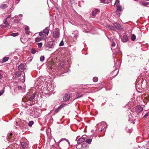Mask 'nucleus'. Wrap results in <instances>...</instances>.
<instances>
[{"label": "nucleus", "instance_id": "nucleus-1", "mask_svg": "<svg viewBox=\"0 0 149 149\" xmlns=\"http://www.w3.org/2000/svg\"><path fill=\"white\" fill-rule=\"evenodd\" d=\"M107 127V125L106 123L104 122H102L100 124H97L95 126V127L97 129L96 130H99V129H100V132H102L104 130L105 131Z\"/></svg>", "mask_w": 149, "mask_h": 149}, {"label": "nucleus", "instance_id": "nucleus-2", "mask_svg": "<svg viewBox=\"0 0 149 149\" xmlns=\"http://www.w3.org/2000/svg\"><path fill=\"white\" fill-rule=\"evenodd\" d=\"M60 36V32L59 29L58 28H56L53 32L52 36L55 39H57L59 38Z\"/></svg>", "mask_w": 149, "mask_h": 149}, {"label": "nucleus", "instance_id": "nucleus-3", "mask_svg": "<svg viewBox=\"0 0 149 149\" xmlns=\"http://www.w3.org/2000/svg\"><path fill=\"white\" fill-rule=\"evenodd\" d=\"M65 66H63V63H61L60 64H59V65L58 66V69L59 70H61V69L62 71L64 70L63 71L64 73L67 72L69 71V70L67 69L66 68V69L65 70Z\"/></svg>", "mask_w": 149, "mask_h": 149}, {"label": "nucleus", "instance_id": "nucleus-4", "mask_svg": "<svg viewBox=\"0 0 149 149\" xmlns=\"http://www.w3.org/2000/svg\"><path fill=\"white\" fill-rule=\"evenodd\" d=\"M72 97L71 94L70 93H67L65 94L63 97V99L65 102L68 101L70 98Z\"/></svg>", "mask_w": 149, "mask_h": 149}, {"label": "nucleus", "instance_id": "nucleus-5", "mask_svg": "<svg viewBox=\"0 0 149 149\" xmlns=\"http://www.w3.org/2000/svg\"><path fill=\"white\" fill-rule=\"evenodd\" d=\"M137 81L138 80L136 81V88H138L139 89H141L142 87V83L143 82V80L142 79H141L139 80L138 82H137Z\"/></svg>", "mask_w": 149, "mask_h": 149}, {"label": "nucleus", "instance_id": "nucleus-6", "mask_svg": "<svg viewBox=\"0 0 149 149\" xmlns=\"http://www.w3.org/2000/svg\"><path fill=\"white\" fill-rule=\"evenodd\" d=\"M55 45V42H48L46 45V46L49 49L53 48Z\"/></svg>", "mask_w": 149, "mask_h": 149}, {"label": "nucleus", "instance_id": "nucleus-7", "mask_svg": "<svg viewBox=\"0 0 149 149\" xmlns=\"http://www.w3.org/2000/svg\"><path fill=\"white\" fill-rule=\"evenodd\" d=\"M55 87V85L53 84H52L51 85H49L47 88H45V89L47 90L46 91H48L50 93L52 91H53L54 89V87Z\"/></svg>", "mask_w": 149, "mask_h": 149}, {"label": "nucleus", "instance_id": "nucleus-8", "mask_svg": "<svg viewBox=\"0 0 149 149\" xmlns=\"http://www.w3.org/2000/svg\"><path fill=\"white\" fill-rule=\"evenodd\" d=\"M143 109L141 106L138 105L136 107L135 111L137 113H139L142 111Z\"/></svg>", "mask_w": 149, "mask_h": 149}, {"label": "nucleus", "instance_id": "nucleus-9", "mask_svg": "<svg viewBox=\"0 0 149 149\" xmlns=\"http://www.w3.org/2000/svg\"><path fill=\"white\" fill-rule=\"evenodd\" d=\"M66 105L65 104H61L60 106H59L54 111L56 113L58 112L59 111L63 108L65 105Z\"/></svg>", "mask_w": 149, "mask_h": 149}, {"label": "nucleus", "instance_id": "nucleus-10", "mask_svg": "<svg viewBox=\"0 0 149 149\" xmlns=\"http://www.w3.org/2000/svg\"><path fill=\"white\" fill-rule=\"evenodd\" d=\"M84 136H86L85 135H84L83 136V137H81L79 138L78 139L77 141V144H80L82 142H84L85 140V137H84Z\"/></svg>", "mask_w": 149, "mask_h": 149}, {"label": "nucleus", "instance_id": "nucleus-11", "mask_svg": "<svg viewBox=\"0 0 149 149\" xmlns=\"http://www.w3.org/2000/svg\"><path fill=\"white\" fill-rule=\"evenodd\" d=\"M45 88H43V91H42V93L43 95H46L47 96H49L50 94V92L49 91H46L47 90H46L45 89Z\"/></svg>", "mask_w": 149, "mask_h": 149}, {"label": "nucleus", "instance_id": "nucleus-12", "mask_svg": "<svg viewBox=\"0 0 149 149\" xmlns=\"http://www.w3.org/2000/svg\"><path fill=\"white\" fill-rule=\"evenodd\" d=\"M25 65L24 64H21L18 67L19 70L20 71H22L24 69Z\"/></svg>", "mask_w": 149, "mask_h": 149}, {"label": "nucleus", "instance_id": "nucleus-13", "mask_svg": "<svg viewBox=\"0 0 149 149\" xmlns=\"http://www.w3.org/2000/svg\"><path fill=\"white\" fill-rule=\"evenodd\" d=\"M131 113L129 112L130 114H129L128 118H129V121H132L133 117L134 116V115L133 114V112H132L131 110L130 111Z\"/></svg>", "mask_w": 149, "mask_h": 149}, {"label": "nucleus", "instance_id": "nucleus-14", "mask_svg": "<svg viewBox=\"0 0 149 149\" xmlns=\"http://www.w3.org/2000/svg\"><path fill=\"white\" fill-rule=\"evenodd\" d=\"M121 40L124 42H127L128 40V36L127 35H124L121 38Z\"/></svg>", "mask_w": 149, "mask_h": 149}, {"label": "nucleus", "instance_id": "nucleus-15", "mask_svg": "<svg viewBox=\"0 0 149 149\" xmlns=\"http://www.w3.org/2000/svg\"><path fill=\"white\" fill-rule=\"evenodd\" d=\"M40 116L39 113L38 112L37 110H35L33 112V116L35 118H38Z\"/></svg>", "mask_w": 149, "mask_h": 149}, {"label": "nucleus", "instance_id": "nucleus-16", "mask_svg": "<svg viewBox=\"0 0 149 149\" xmlns=\"http://www.w3.org/2000/svg\"><path fill=\"white\" fill-rule=\"evenodd\" d=\"M9 59V57H3L2 60H0V63H3L7 61Z\"/></svg>", "mask_w": 149, "mask_h": 149}, {"label": "nucleus", "instance_id": "nucleus-17", "mask_svg": "<svg viewBox=\"0 0 149 149\" xmlns=\"http://www.w3.org/2000/svg\"><path fill=\"white\" fill-rule=\"evenodd\" d=\"M43 32V33H45L46 35H48L49 33V28L48 27H47L44 29Z\"/></svg>", "mask_w": 149, "mask_h": 149}, {"label": "nucleus", "instance_id": "nucleus-18", "mask_svg": "<svg viewBox=\"0 0 149 149\" xmlns=\"http://www.w3.org/2000/svg\"><path fill=\"white\" fill-rule=\"evenodd\" d=\"M5 74L2 70H0V80H1L3 78Z\"/></svg>", "mask_w": 149, "mask_h": 149}, {"label": "nucleus", "instance_id": "nucleus-19", "mask_svg": "<svg viewBox=\"0 0 149 149\" xmlns=\"http://www.w3.org/2000/svg\"><path fill=\"white\" fill-rule=\"evenodd\" d=\"M15 146V144L10 145L5 149H16L17 147Z\"/></svg>", "mask_w": 149, "mask_h": 149}, {"label": "nucleus", "instance_id": "nucleus-20", "mask_svg": "<svg viewBox=\"0 0 149 149\" xmlns=\"http://www.w3.org/2000/svg\"><path fill=\"white\" fill-rule=\"evenodd\" d=\"M72 34L76 38H77L79 37V32L78 31H74Z\"/></svg>", "mask_w": 149, "mask_h": 149}, {"label": "nucleus", "instance_id": "nucleus-21", "mask_svg": "<svg viewBox=\"0 0 149 149\" xmlns=\"http://www.w3.org/2000/svg\"><path fill=\"white\" fill-rule=\"evenodd\" d=\"M51 70L53 72H55L56 70L57 67L55 65L52 66L50 67Z\"/></svg>", "mask_w": 149, "mask_h": 149}, {"label": "nucleus", "instance_id": "nucleus-22", "mask_svg": "<svg viewBox=\"0 0 149 149\" xmlns=\"http://www.w3.org/2000/svg\"><path fill=\"white\" fill-rule=\"evenodd\" d=\"M114 27H115V28L117 29H120L121 28V26L119 23H114L113 24Z\"/></svg>", "mask_w": 149, "mask_h": 149}, {"label": "nucleus", "instance_id": "nucleus-23", "mask_svg": "<svg viewBox=\"0 0 149 149\" xmlns=\"http://www.w3.org/2000/svg\"><path fill=\"white\" fill-rule=\"evenodd\" d=\"M35 97V95L34 94H32L29 97V101H32L34 99Z\"/></svg>", "mask_w": 149, "mask_h": 149}, {"label": "nucleus", "instance_id": "nucleus-24", "mask_svg": "<svg viewBox=\"0 0 149 149\" xmlns=\"http://www.w3.org/2000/svg\"><path fill=\"white\" fill-rule=\"evenodd\" d=\"M107 28L110 30H113V31H115L116 30L115 27H114V26H110V25H107Z\"/></svg>", "mask_w": 149, "mask_h": 149}, {"label": "nucleus", "instance_id": "nucleus-25", "mask_svg": "<svg viewBox=\"0 0 149 149\" xmlns=\"http://www.w3.org/2000/svg\"><path fill=\"white\" fill-rule=\"evenodd\" d=\"M102 3H109L111 2V0H100Z\"/></svg>", "mask_w": 149, "mask_h": 149}, {"label": "nucleus", "instance_id": "nucleus-26", "mask_svg": "<svg viewBox=\"0 0 149 149\" xmlns=\"http://www.w3.org/2000/svg\"><path fill=\"white\" fill-rule=\"evenodd\" d=\"M21 145L23 149H25L27 146V145L26 143L23 142L21 143Z\"/></svg>", "mask_w": 149, "mask_h": 149}, {"label": "nucleus", "instance_id": "nucleus-27", "mask_svg": "<svg viewBox=\"0 0 149 149\" xmlns=\"http://www.w3.org/2000/svg\"><path fill=\"white\" fill-rule=\"evenodd\" d=\"M8 6L7 4H3L0 6V8L1 9H5Z\"/></svg>", "mask_w": 149, "mask_h": 149}, {"label": "nucleus", "instance_id": "nucleus-28", "mask_svg": "<svg viewBox=\"0 0 149 149\" xmlns=\"http://www.w3.org/2000/svg\"><path fill=\"white\" fill-rule=\"evenodd\" d=\"M29 26H26L25 27V33L27 35H29Z\"/></svg>", "mask_w": 149, "mask_h": 149}, {"label": "nucleus", "instance_id": "nucleus-29", "mask_svg": "<svg viewBox=\"0 0 149 149\" xmlns=\"http://www.w3.org/2000/svg\"><path fill=\"white\" fill-rule=\"evenodd\" d=\"M117 10L116 11V12H119L121 11L122 9V7L120 5H118L117 7Z\"/></svg>", "mask_w": 149, "mask_h": 149}, {"label": "nucleus", "instance_id": "nucleus-30", "mask_svg": "<svg viewBox=\"0 0 149 149\" xmlns=\"http://www.w3.org/2000/svg\"><path fill=\"white\" fill-rule=\"evenodd\" d=\"M88 145L86 143H84L81 146L82 148H88Z\"/></svg>", "mask_w": 149, "mask_h": 149}, {"label": "nucleus", "instance_id": "nucleus-31", "mask_svg": "<svg viewBox=\"0 0 149 149\" xmlns=\"http://www.w3.org/2000/svg\"><path fill=\"white\" fill-rule=\"evenodd\" d=\"M64 140L68 142V144H70V142H69V141L68 139H65V138H62V139H61L58 142V143H59L61 141H63V140Z\"/></svg>", "mask_w": 149, "mask_h": 149}, {"label": "nucleus", "instance_id": "nucleus-32", "mask_svg": "<svg viewBox=\"0 0 149 149\" xmlns=\"http://www.w3.org/2000/svg\"><path fill=\"white\" fill-rule=\"evenodd\" d=\"M92 139H88L86 141V142L89 144H90L92 142Z\"/></svg>", "mask_w": 149, "mask_h": 149}, {"label": "nucleus", "instance_id": "nucleus-33", "mask_svg": "<svg viewBox=\"0 0 149 149\" xmlns=\"http://www.w3.org/2000/svg\"><path fill=\"white\" fill-rule=\"evenodd\" d=\"M34 124V122L33 121H29L28 123V126L29 127H31Z\"/></svg>", "mask_w": 149, "mask_h": 149}, {"label": "nucleus", "instance_id": "nucleus-34", "mask_svg": "<svg viewBox=\"0 0 149 149\" xmlns=\"http://www.w3.org/2000/svg\"><path fill=\"white\" fill-rule=\"evenodd\" d=\"M39 81L40 82V84H42V83H43L44 81L42 80V77H41L37 81V82Z\"/></svg>", "mask_w": 149, "mask_h": 149}, {"label": "nucleus", "instance_id": "nucleus-35", "mask_svg": "<svg viewBox=\"0 0 149 149\" xmlns=\"http://www.w3.org/2000/svg\"><path fill=\"white\" fill-rule=\"evenodd\" d=\"M15 75L18 77H19L21 75L20 72L18 71L16 72L15 73Z\"/></svg>", "mask_w": 149, "mask_h": 149}, {"label": "nucleus", "instance_id": "nucleus-36", "mask_svg": "<svg viewBox=\"0 0 149 149\" xmlns=\"http://www.w3.org/2000/svg\"><path fill=\"white\" fill-rule=\"evenodd\" d=\"M46 34H43L42 36H41L40 38H41L42 40H44L45 39L47 38Z\"/></svg>", "mask_w": 149, "mask_h": 149}, {"label": "nucleus", "instance_id": "nucleus-37", "mask_svg": "<svg viewBox=\"0 0 149 149\" xmlns=\"http://www.w3.org/2000/svg\"><path fill=\"white\" fill-rule=\"evenodd\" d=\"M18 16L20 17H21V18H20V19L21 20L22 19V17L23 16V15L22 14H20ZM18 17V16H15V17H14L13 18H12V19H14L15 18L16 19L17 17Z\"/></svg>", "mask_w": 149, "mask_h": 149}, {"label": "nucleus", "instance_id": "nucleus-38", "mask_svg": "<svg viewBox=\"0 0 149 149\" xmlns=\"http://www.w3.org/2000/svg\"><path fill=\"white\" fill-rule=\"evenodd\" d=\"M136 36L134 34H133L132 35L131 37L132 40V41H134L136 39Z\"/></svg>", "mask_w": 149, "mask_h": 149}, {"label": "nucleus", "instance_id": "nucleus-39", "mask_svg": "<svg viewBox=\"0 0 149 149\" xmlns=\"http://www.w3.org/2000/svg\"><path fill=\"white\" fill-rule=\"evenodd\" d=\"M45 58V57L44 56H42L40 57V61L41 62H43L44 61Z\"/></svg>", "mask_w": 149, "mask_h": 149}, {"label": "nucleus", "instance_id": "nucleus-40", "mask_svg": "<svg viewBox=\"0 0 149 149\" xmlns=\"http://www.w3.org/2000/svg\"><path fill=\"white\" fill-rule=\"evenodd\" d=\"M149 4V2H144L143 3H141V5H142L143 6H148Z\"/></svg>", "mask_w": 149, "mask_h": 149}, {"label": "nucleus", "instance_id": "nucleus-41", "mask_svg": "<svg viewBox=\"0 0 149 149\" xmlns=\"http://www.w3.org/2000/svg\"><path fill=\"white\" fill-rule=\"evenodd\" d=\"M93 80L94 82H96L98 81V78L97 77H95L93 78Z\"/></svg>", "mask_w": 149, "mask_h": 149}, {"label": "nucleus", "instance_id": "nucleus-42", "mask_svg": "<svg viewBox=\"0 0 149 149\" xmlns=\"http://www.w3.org/2000/svg\"><path fill=\"white\" fill-rule=\"evenodd\" d=\"M35 40L36 42H38L42 40L40 37H37L35 38Z\"/></svg>", "mask_w": 149, "mask_h": 149}, {"label": "nucleus", "instance_id": "nucleus-43", "mask_svg": "<svg viewBox=\"0 0 149 149\" xmlns=\"http://www.w3.org/2000/svg\"><path fill=\"white\" fill-rule=\"evenodd\" d=\"M19 35V33H13L11 34V35L15 37Z\"/></svg>", "mask_w": 149, "mask_h": 149}, {"label": "nucleus", "instance_id": "nucleus-44", "mask_svg": "<svg viewBox=\"0 0 149 149\" xmlns=\"http://www.w3.org/2000/svg\"><path fill=\"white\" fill-rule=\"evenodd\" d=\"M4 92V88L3 90L0 91V96L2 95Z\"/></svg>", "mask_w": 149, "mask_h": 149}, {"label": "nucleus", "instance_id": "nucleus-45", "mask_svg": "<svg viewBox=\"0 0 149 149\" xmlns=\"http://www.w3.org/2000/svg\"><path fill=\"white\" fill-rule=\"evenodd\" d=\"M42 42H39L38 43V47L40 48L42 47Z\"/></svg>", "mask_w": 149, "mask_h": 149}, {"label": "nucleus", "instance_id": "nucleus-46", "mask_svg": "<svg viewBox=\"0 0 149 149\" xmlns=\"http://www.w3.org/2000/svg\"><path fill=\"white\" fill-rule=\"evenodd\" d=\"M145 146L147 149H149V141L146 144V146Z\"/></svg>", "mask_w": 149, "mask_h": 149}, {"label": "nucleus", "instance_id": "nucleus-47", "mask_svg": "<svg viewBox=\"0 0 149 149\" xmlns=\"http://www.w3.org/2000/svg\"><path fill=\"white\" fill-rule=\"evenodd\" d=\"M149 115V111L147 112L146 113L144 116L143 117L146 118Z\"/></svg>", "mask_w": 149, "mask_h": 149}, {"label": "nucleus", "instance_id": "nucleus-48", "mask_svg": "<svg viewBox=\"0 0 149 149\" xmlns=\"http://www.w3.org/2000/svg\"><path fill=\"white\" fill-rule=\"evenodd\" d=\"M64 45V43L63 42V40H62L61 42H60L59 44V46H63Z\"/></svg>", "mask_w": 149, "mask_h": 149}, {"label": "nucleus", "instance_id": "nucleus-49", "mask_svg": "<svg viewBox=\"0 0 149 149\" xmlns=\"http://www.w3.org/2000/svg\"><path fill=\"white\" fill-rule=\"evenodd\" d=\"M116 45V44L115 42H113L111 45V49H112V48L115 46Z\"/></svg>", "mask_w": 149, "mask_h": 149}, {"label": "nucleus", "instance_id": "nucleus-50", "mask_svg": "<svg viewBox=\"0 0 149 149\" xmlns=\"http://www.w3.org/2000/svg\"><path fill=\"white\" fill-rule=\"evenodd\" d=\"M119 3V1L118 0H116L115 2L114 3V5L117 6Z\"/></svg>", "mask_w": 149, "mask_h": 149}, {"label": "nucleus", "instance_id": "nucleus-51", "mask_svg": "<svg viewBox=\"0 0 149 149\" xmlns=\"http://www.w3.org/2000/svg\"><path fill=\"white\" fill-rule=\"evenodd\" d=\"M6 20H7V19H5V22H4V24L6 26H8V25H9V24H8V22H7V21Z\"/></svg>", "mask_w": 149, "mask_h": 149}, {"label": "nucleus", "instance_id": "nucleus-52", "mask_svg": "<svg viewBox=\"0 0 149 149\" xmlns=\"http://www.w3.org/2000/svg\"><path fill=\"white\" fill-rule=\"evenodd\" d=\"M92 14L93 16H95L96 15V13H95V11H93L92 13Z\"/></svg>", "mask_w": 149, "mask_h": 149}, {"label": "nucleus", "instance_id": "nucleus-53", "mask_svg": "<svg viewBox=\"0 0 149 149\" xmlns=\"http://www.w3.org/2000/svg\"><path fill=\"white\" fill-rule=\"evenodd\" d=\"M13 135V134L12 133H10L9 134V135L8 136V139H10V136H12Z\"/></svg>", "mask_w": 149, "mask_h": 149}, {"label": "nucleus", "instance_id": "nucleus-54", "mask_svg": "<svg viewBox=\"0 0 149 149\" xmlns=\"http://www.w3.org/2000/svg\"><path fill=\"white\" fill-rule=\"evenodd\" d=\"M43 32H40L39 33V35L40 36H42V35H43Z\"/></svg>", "mask_w": 149, "mask_h": 149}, {"label": "nucleus", "instance_id": "nucleus-55", "mask_svg": "<svg viewBox=\"0 0 149 149\" xmlns=\"http://www.w3.org/2000/svg\"><path fill=\"white\" fill-rule=\"evenodd\" d=\"M99 10L97 9H95L93 11H95V13L96 14L99 11Z\"/></svg>", "mask_w": 149, "mask_h": 149}, {"label": "nucleus", "instance_id": "nucleus-56", "mask_svg": "<svg viewBox=\"0 0 149 149\" xmlns=\"http://www.w3.org/2000/svg\"><path fill=\"white\" fill-rule=\"evenodd\" d=\"M24 75H25L24 72ZM23 77L24 79L22 81V82H24L25 80V75H24V77Z\"/></svg>", "mask_w": 149, "mask_h": 149}, {"label": "nucleus", "instance_id": "nucleus-57", "mask_svg": "<svg viewBox=\"0 0 149 149\" xmlns=\"http://www.w3.org/2000/svg\"><path fill=\"white\" fill-rule=\"evenodd\" d=\"M18 88L19 90H20L22 89V87L20 86H19L18 87Z\"/></svg>", "mask_w": 149, "mask_h": 149}, {"label": "nucleus", "instance_id": "nucleus-58", "mask_svg": "<svg viewBox=\"0 0 149 149\" xmlns=\"http://www.w3.org/2000/svg\"><path fill=\"white\" fill-rule=\"evenodd\" d=\"M11 17V15H9L6 18V19H7V18H10Z\"/></svg>", "mask_w": 149, "mask_h": 149}, {"label": "nucleus", "instance_id": "nucleus-59", "mask_svg": "<svg viewBox=\"0 0 149 149\" xmlns=\"http://www.w3.org/2000/svg\"><path fill=\"white\" fill-rule=\"evenodd\" d=\"M36 53V51L35 50H32L31 51V53L34 54Z\"/></svg>", "mask_w": 149, "mask_h": 149}, {"label": "nucleus", "instance_id": "nucleus-60", "mask_svg": "<svg viewBox=\"0 0 149 149\" xmlns=\"http://www.w3.org/2000/svg\"><path fill=\"white\" fill-rule=\"evenodd\" d=\"M7 26H4V25H3L2 26V27L3 28H5Z\"/></svg>", "mask_w": 149, "mask_h": 149}, {"label": "nucleus", "instance_id": "nucleus-61", "mask_svg": "<svg viewBox=\"0 0 149 149\" xmlns=\"http://www.w3.org/2000/svg\"><path fill=\"white\" fill-rule=\"evenodd\" d=\"M128 132H132V130H131L129 129V131Z\"/></svg>", "mask_w": 149, "mask_h": 149}, {"label": "nucleus", "instance_id": "nucleus-62", "mask_svg": "<svg viewBox=\"0 0 149 149\" xmlns=\"http://www.w3.org/2000/svg\"><path fill=\"white\" fill-rule=\"evenodd\" d=\"M76 148H77V149H80V148H79L78 147V146H76Z\"/></svg>", "mask_w": 149, "mask_h": 149}, {"label": "nucleus", "instance_id": "nucleus-63", "mask_svg": "<svg viewBox=\"0 0 149 149\" xmlns=\"http://www.w3.org/2000/svg\"><path fill=\"white\" fill-rule=\"evenodd\" d=\"M118 72H119V70H118V72H117V74H116V75H115L116 76L117 74H118Z\"/></svg>", "mask_w": 149, "mask_h": 149}, {"label": "nucleus", "instance_id": "nucleus-64", "mask_svg": "<svg viewBox=\"0 0 149 149\" xmlns=\"http://www.w3.org/2000/svg\"><path fill=\"white\" fill-rule=\"evenodd\" d=\"M115 71H116V70H114V71L113 72H113H115Z\"/></svg>", "mask_w": 149, "mask_h": 149}]
</instances>
